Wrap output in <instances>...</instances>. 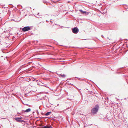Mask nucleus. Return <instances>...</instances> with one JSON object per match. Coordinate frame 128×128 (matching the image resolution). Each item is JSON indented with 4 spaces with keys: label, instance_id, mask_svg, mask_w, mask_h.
Returning <instances> with one entry per match:
<instances>
[{
    "label": "nucleus",
    "instance_id": "nucleus-22",
    "mask_svg": "<svg viewBox=\"0 0 128 128\" xmlns=\"http://www.w3.org/2000/svg\"><path fill=\"white\" fill-rule=\"evenodd\" d=\"M44 86H46H46L45 85H44Z\"/></svg>",
    "mask_w": 128,
    "mask_h": 128
},
{
    "label": "nucleus",
    "instance_id": "nucleus-8",
    "mask_svg": "<svg viewBox=\"0 0 128 128\" xmlns=\"http://www.w3.org/2000/svg\"><path fill=\"white\" fill-rule=\"evenodd\" d=\"M60 76L64 78V77H65L66 75L64 74H60Z\"/></svg>",
    "mask_w": 128,
    "mask_h": 128
},
{
    "label": "nucleus",
    "instance_id": "nucleus-17",
    "mask_svg": "<svg viewBox=\"0 0 128 128\" xmlns=\"http://www.w3.org/2000/svg\"><path fill=\"white\" fill-rule=\"evenodd\" d=\"M70 84L72 85V86H74V85L73 84Z\"/></svg>",
    "mask_w": 128,
    "mask_h": 128
},
{
    "label": "nucleus",
    "instance_id": "nucleus-1",
    "mask_svg": "<svg viewBox=\"0 0 128 128\" xmlns=\"http://www.w3.org/2000/svg\"><path fill=\"white\" fill-rule=\"evenodd\" d=\"M99 107V106L97 104L95 106L94 108H92L91 111L92 114V115L96 114L98 111Z\"/></svg>",
    "mask_w": 128,
    "mask_h": 128
},
{
    "label": "nucleus",
    "instance_id": "nucleus-14",
    "mask_svg": "<svg viewBox=\"0 0 128 128\" xmlns=\"http://www.w3.org/2000/svg\"><path fill=\"white\" fill-rule=\"evenodd\" d=\"M25 96L26 97H27V96H28L27 95V94H25Z\"/></svg>",
    "mask_w": 128,
    "mask_h": 128
},
{
    "label": "nucleus",
    "instance_id": "nucleus-4",
    "mask_svg": "<svg viewBox=\"0 0 128 128\" xmlns=\"http://www.w3.org/2000/svg\"><path fill=\"white\" fill-rule=\"evenodd\" d=\"M22 118V117H17L15 118V120L16 121V122H20V120H21Z\"/></svg>",
    "mask_w": 128,
    "mask_h": 128
},
{
    "label": "nucleus",
    "instance_id": "nucleus-12",
    "mask_svg": "<svg viewBox=\"0 0 128 128\" xmlns=\"http://www.w3.org/2000/svg\"><path fill=\"white\" fill-rule=\"evenodd\" d=\"M36 112L38 114H39V113L38 110H36Z\"/></svg>",
    "mask_w": 128,
    "mask_h": 128
},
{
    "label": "nucleus",
    "instance_id": "nucleus-21",
    "mask_svg": "<svg viewBox=\"0 0 128 128\" xmlns=\"http://www.w3.org/2000/svg\"><path fill=\"white\" fill-rule=\"evenodd\" d=\"M50 22H51V23H52V22L51 21H50Z\"/></svg>",
    "mask_w": 128,
    "mask_h": 128
},
{
    "label": "nucleus",
    "instance_id": "nucleus-6",
    "mask_svg": "<svg viewBox=\"0 0 128 128\" xmlns=\"http://www.w3.org/2000/svg\"><path fill=\"white\" fill-rule=\"evenodd\" d=\"M44 128H52V126H44Z\"/></svg>",
    "mask_w": 128,
    "mask_h": 128
},
{
    "label": "nucleus",
    "instance_id": "nucleus-19",
    "mask_svg": "<svg viewBox=\"0 0 128 128\" xmlns=\"http://www.w3.org/2000/svg\"><path fill=\"white\" fill-rule=\"evenodd\" d=\"M35 113V112H32V113L33 114H34Z\"/></svg>",
    "mask_w": 128,
    "mask_h": 128
},
{
    "label": "nucleus",
    "instance_id": "nucleus-20",
    "mask_svg": "<svg viewBox=\"0 0 128 128\" xmlns=\"http://www.w3.org/2000/svg\"><path fill=\"white\" fill-rule=\"evenodd\" d=\"M42 128H44V126H43V127H42Z\"/></svg>",
    "mask_w": 128,
    "mask_h": 128
},
{
    "label": "nucleus",
    "instance_id": "nucleus-16",
    "mask_svg": "<svg viewBox=\"0 0 128 128\" xmlns=\"http://www.w3.org/2000/svg\"><path fill=\"white\" fill-rule=\"evenodd\" d=\"M102 38H104V37L103 35H102Z\"/></svg>",
    "mask_w": 128,
    "mask_h": 128
},
{
    "label": "nucleus",
    "instance_id": "nucleus-2",
    "mask_svg": "<svg viewBox=\"0 0 128 128\" xmlns=\"http://www.w3.org/2000/svg\"><path fill=\"white\" fill-rule=\"evenodd\" d=\"M72 31L73 33L76 34L78 32L79 30L77 27H75L72 29Z\"/></svg>",
    "mask_w": 128,
    "mask_h": 128
},
{
    "label": "nucleus",
    "instance_id": "nucleus-7",
    "mask_svg": "<svg viewBox=\"0 0 128 128\" xmlns=\"http://www.w3.org/2000/svg\"><path fill=\"white\" fill-rule=\"evenodd\" d=\"M51 113V112H48L45 114V115L46 116H48Z\"/></svg>",
    "mask_w": 128,
    "mask_h": 128
},
{
    "label": "nucleus",
    "instance_id": "nucleus-13",
    "mask_svg": "<svg viewBox=\"0 0 128 128\" xmlns=\"http://www.w3.org/2000/svg\"><path fill=\"white\" fill-rule=\"evenodd\" d=\"M24 122L25 121L24 120H20V122Z\"/></svg>",
    "mask_w": 128,
    "mask_h": 128
},
{
    "label": "nucleus",
    "instance_id": "nucleus-11",
    "mask_svg": "<svg viewBox=\"0 0 128 128\" xmlns=\"http://www.w3.org/2000/svg\"><path fill=\"white\" fill-rule=\"evenodd\" d=\"M79 11L82 14V13L83 11L81 10H79Z\"/></svg>",
    "mask_w": 128,
    "mask_h": 128
},
{
    "label": "nucleus",
    "instance_id": "nucleus-10",
    "mask_svg": "<svg viewBox=\"0 0 128 128\" xmlns=\"http://www.w3.org/2000/svg\"><path fill=\"white\" fill-rule=\"evenodd\" d=\"M86 13H87V12L86 11H83L82 14H86Z\"/></svg>",
    "mask_w": 128,
    "mask_h": 128
},
{
    "label": "nucleus",
    "instance_id": "nucleus-5",
    "mask_svg": "<svg viewBox=\"0 0 128 128\" xmlns=\"http://www.w3.org/2000/svg\"><path fill=\"white\" fill-rule=\"evenodd\" d=\"M31 110V109L30 108H28L25 110H22V112H30Z\"/></svg>",
    "mask_w": 128,
    "mask_h": 128
},
{
    "label": "nucleus",
    "instance_id": "nucleus-15",
    "mask_svg": "<svg viewBox=\"0 0 128 128\" xmlns=\"http://www.w3.org/2000/svg\"><path fill=\"white\" fill-rule=\"evenodd\" d=\"M39 12H38L37 15H36V16H39Z\"/></svg>",
    "mask_w": 128,
    "mask_h": 128
},
{
    "label": "nucleus",
    "instance_id": "nucleus-24",
    "mask_svg": "<svg viewBox=\"0 0 128 128\" xmlns=\"http://www.w3.org/2000/svg\"><path fill=\"white\" fill-rule=\"evenodd\" d=\"M13 37L14 38V36H13Z\"/></svg>",
    "mask_w": 128,
    "mask_h": 128
},
{
    "label": "nucleus",
    "instance_id": "nucleus-18",
    "mask_svg": "<svg viewBox=\"0 0 128 128\" xmlns=\"http://www.w3.org/2000/svg\"><path fill=\"white\" fill-rule=\"evenodd\" d=\"M46 22H48V20H46Z\"/></svg>",
    "mask_w": 128,
    "mask_h": 128
},
{
    "label": "nucleus",
    "instance_id": "nucleus-3",
    "mask_svg": "<svg viewBox=\"0 0 128 128\" xmlns=\"http://www.w3.org/2000/svg\"><path fill=\"white\" fill-rule=\"evenodd\" d=\"M31 29L30 27L29 26H25L23 28L22 30L23 32H25L28 31Z\"/></svg>",
    "mask_w": 128,
    "mask_h": 128
},
{
    "label": "nucleus",
    "instance_id": "nucleus-23",
    "mask_svg": "<svg viewBox=\"0 0 128 128\" xmlns=\"http://www.w3.org/2000/svg\"><path fill=\"white\" fill-rule=\"evenodd\" d=\"M26 105L27 106H28L29 105L28 104H27Z\"/></svg>",
    "mask_w": 128,
    "mask_h": 128
},
{
    "label": "nucleus",
    "instance_id": "nucleus-9",
    "mask_svg": "<svg viewBox=\"0 0 128 128\" xmlns=\"http://www.w3.org/2000/svg\"><path fill=\"white\" fill-rule=\"evenodd\" d=\"M35 16L36 17V18H41V17L40 16Z\"/></svg>",
    "mask_w": 128,
    "mask_h": 128
}]
</instances>
